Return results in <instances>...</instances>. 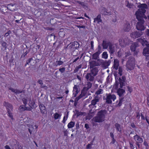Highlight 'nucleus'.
Returning <instances> with one entry per match:
<instances>
[{
    "label": "nucleus",
    "mask_w": 149,
    "mask_h": 149,
    "mask_svg": "<svg viewBox=\"0 0 149 149\" xmlns=\"http://www.w3.org/2000/svg\"><path fill=\"white\" fill-rule=\"evenodd\" d=\"M77 3L81 5L82 6H84V3L83 2H81L80 1H77Z\"/></svg>",
    "instance_id": "57"
},
{
    "label": "nucleus",
    "mask_w": 149,
    "mask_h": 149,
    "mask_svg": "<svg viewBox=\"0 0 149 149\" xmlns=\"http://www.w3.org/2000/svg\"><path fill=\"white\" fill-rule=\"evenodd\" d=\"M108 54L106 52H104L102 54V57L105 59H107L108 58Z\"/></svg>",
    "instance_id": "34"
},
{
    "label": "nucleus",
    "mask_w": 149,
    "mask_h": 149,
    "mask_svg": "<svg viewBox=\"0 0 149 149\" xmlns=\"http://www.w3.org/2000/svg\"><path fill=\"white\" fill-rule=\"evenodd\" d=\"M64 134V136H68V132L67 130H65L63 131Z\"/></svg>",
    "instance_id": "48"
},
{
    "label": "nucleus",
    "mask_w": 149,
    "mask_h": 149,
    "mask_svg": "<svg viewBox=\"0 0 149 149\" xmlns=\"http://www.w3.org/2000/svg\"><path fill=\"white\" fill-rule=\"evenodd\" d=\"M80 91L79 87V86L75 85L73 87V94L74 97H76Z\"/></svg>",
    "instance_id": "17"
},
{
    "label": "nucleus",
    "mask_w": 149,
    "mask_h": 149,
    "mask_svg": "<svg viewBox=\"0 0 149 149\" xmlns=\"http://www.w3.org/2000/svg\"><path fill=\"white\" fill-rule=\"evenodd\" d=\"M143 34V32L140 31H135L132 33L130 36L131 37L134 38H136L140 37Z\"/></svg>",
    "instance_id": "12"
},
{
    "label": "nucleus",
    "mask_w": 149,
    "mask_h": 149,
    "mask_svg": "<svg viewBox=\"0 0 149 149\" xmlns=\"http://www.w3.org/2000/svg\"><path fill=\"white\" fill-rule=\"evenodd\" d=\"M93 145V141L91 142L89 144H88L86 147V149H90L92 148V146Z\"/></svg>",
    "instance_id": "35"
},
{
    "label": "nucleus",
    "mask_w": 149,
    "mask_h": 149,
    "mask_svg": "<svg viewBox=\"0 0 149 149\" xmlns=\"http://www.w3.org/2000/svg\"><path fill=\"white\" fill-rule=\"evenodd\" d=\"M81 96H79L78 97H76L74 100L75 101L78 102V100L81 99V97H80Z\"/></svg>",
    "instance_id": "55"
},
{
    "label": "nucleus",
    "mask_w": 149,
    "mask_h": 149,
    "mask_svg": "<svg viewBox=\"0 0 149 149\" xmlns=\"http://www.w3.org/2000/svg\"><path fill=\"white\" fill-rule=\"evenodd\" d=\"M25 108H26V106H25L24 105H21L19 107V109L21 111H25Z\"/></svg>",
    "instance_id": "37"
},
{
    "label": "nucleus",
    "mask_w": 149,
    "mask_h": 149,
    "mask_svg": "<svg viewBox=\"0 0 149 149\" xmlns=\"http://www.w3.org/2000/svg\"><path fill=\"white\" fill-rule=\"evenodd\" d=\"M68 113H67V116H66V119L65 118V116L64 117H63V120H62V122L63 123H65V122L66 121V120H67V118H68Z\"/></svg>",
    "instance_id": "46"
},
{
    "label": "nucleus",
    "mask_w": 149,
    "mask_h": 149,
    "mask_svg": "<svg viewBox=\"0 0 149 149\" xmlns=\"http://www.w3.org/2000/svg\"><path fill=\"white\" fill-rule=\"evenodd\" d=\"M102 15H109L111 14V11L108 12L106 9L103 8L101 12Z\"/></svg>",
    "instance_id": "21"
},
{
    "label": "nucleus",
    "mask_w": 149,
    "mask_h": 149,
    "mask_svg": "<svg viewBox=\"0 0 149 149\" xmlns=\"http://www.w3.org/2000/svg\"><path fill=\"white\" fill-rule=\"evenodd\" d=\"M137 41L140 42L143 46H146L143 50V54L146 56V60L149 59V44L148 42L145 39H142L141 38L137 39Z\"/></svg>",
    "instance_id": "2"
},
{
    "label": "nucleus",
    "mask_w": 149,
    "mask_h": 149,
    "mask_svg": "<svg viewBox=\"0 0 149 149\" xmlns=\"http://www.w3.org/2000/svg\"><path fill=\"white\" fill-rule=\"evenodd\" d=\"M118 86V81L116 80L115 83L113 86V88L117 90V93L119 97H123L124 94L125 93V90L120 87L119 88Z\"/></svg>",
    "instance_id": "5"
},
{
    "label": "nucleus",
    "mask_w": 149,
    "mask_h": 149,
    "mask_svg": "<svg viewBox=\"0 0 149 149\" xmlns=\"http://www.w3.org/2000/svg\"><path fill=\"white\" fill-rule=\"evenodd\" d=\"M11 33V31L10 30L8 31V32L5 33L4 36L7 37Z\"/></svg>",
    "instance_id": "49"
},
{
    "label": "nucleus",
    "mask_w": 149,
    "mask_h": 149,
    "mask_svg": "<svg viewBox=\"0 0 149 149\" xmlns=\"http://www.w3.org/2000/svg\"><path fill=\"white\" fill-rule=\"evenodd\" d=\"M122 102H122L121 101L119 100V102L118 103V104H117L116 105L117 107L120 106L122 104Z\"/></svg>",
    "instance_id": "59"
},
{
    "label": "nucleus",
    "mask_w": 149,
    "mask_h": 149,
    "mask_svg": "<svg viewBox=\"0 0 149 149\" xmlns=\"http://www.w3.org/2000/svg\"><path fill=\"white\" fill-rule=\"evenodd\" d=\"M134 139L135 141V144L138 146V148H140V144L143 141V139L136 134L134 136Z\"/></svg>",
    "instance_id": "7"
},
{
    "label": "nucleus",
    "mask_w": 149,
    "mask_h": 149,
    "mask_svg": "<svg viewBox=\"0 0 149 149\" xmlns=\"http://www.w3.org/2000/svg\"><path fill=\"white\" fill-rule=\"evenodd\" d=\"M34 104V103H33L32 102H30L29 103V106L31 107L32 109L33 108L32 107H33Z\"/></svg>",
    "instance_id": "53"
},
{
    "label": "nucleus",
    "mask_w": 149,
    "mask_h": 149,
    "mask_svg": "<svg viewBox=\"0 0 149 149\" xmlns=\"http://www.w3.org/2000/svg\"><path fill=\"white\" fill-rule=\"evenodd\" d=\"M107 111L106 110H101L98 112L96 116L93 118L95 122L97 123H101L104 120L105 114H106Z\"/></svg>",
    "instance_id": "3"
},
{
    "label": "nucleus",
    "mask_w": 149,
    "mask_h": 149,
    "mask_svg": "<svg viewBox=\"0 0 149 149\" xmlns=\"http://www.w3.org/2000/svg\"><path fill=\"white\" fill-rule=\"evenodd\" d=\"M86 93L84 91L82 90L81 91V94L79 95L80 97H83L85 96Z\"/></svg>",
    "instance_id": "41"
},
{
    "label": "nucleus",
    "mask_w": 149,
    "mask_h": 149,
    "mask_svg": "<svg viewBox=\"0 0 149 149\" xmlns=\"http://www.w3.org/2000/svg\"><path fill=\"white\" fill-rule=\"evenodd\" d=\"M63 63V62L61 60L56 61L55 63V65L56 66H60L62 65Z\"/></svg>",
    "instance_id": "32"
},
{
    "label": "nucleus",
    "mask_w": 149,
    "mask_h": 149,
    "mask_svg": "<svg viewBox=\"0 0 149 149\" xmlns=\"http://www.w3.org/2000/svg\"><path fill=\"white\" fill-rule=\"evenodd\" d=\"M112 43L107 40H103L102 42V46L103 47V49H106L108 48V47Z\"/></svg>",
    "instance_id": "15"
},
{
    "label": "nucleus",
    "mask_w": 149,
    "mask_h": 149,
    "mask_svg": "<svg viewBox=\"0 0 149 149\" xmlns=\"http://www.w3.org/2000/svg\"><path fill=\"white\" fill-rule=\"evenodd\" d=\"M100 99V98L98 95H95L93 99L91 101V104L89 106V107L91 108L93 106L95 107V105L97 104H99Z\"/></svg>",
    "instance_id": "8"
},
{
    "label": "nucleus",
    "mask_w": 149,
    "mask_h": 149,
    "mask_svg": "<svg viewBox=\"0 0 149 149\" xmlns=\"http://www.w3.org/2000/svg\"><path fill=\"white\" fill-rule=\"evenodd\" d=\"M138 46V44L137 42L132 43L130 46V49L132 52H133V54L134 56H137L138 54L139 51L136 50V48Z\"/></svg>",
    "instance_id": "9"
},
{
    "label": "nucleus",
    "mask_w": 149,
    "mask_h": 149,
    "mask_svg": "<svg viewBox=\"0 0 149 149\" xmlns=\"http://www.w3.org/2000/svg\"><path fill=\"white\" fill-rule=\"evenodd\" d=\"M77 26L79 28H83V29H85L86 26H80V25H77Z\"/></svg>",
    "instance_id": "58"
},
{
    "label": "nucleus",
    "mask_w": 149,
    "mask_h": 149,
    "mask_svg": "<svg viewBox=\"0 0 149 149\" xmlns=\"http://www.w3.org/2000/svg\"><path fill=\"white\" fill-rule=\"evenodd\" d=\"M33 60V59L32 58H29L28 60H27L26 62V63L25 65V66H26L27 64H29V63H30L31 60Z\"/></svg>",
    "instance_id": "43"
},
{
    "label": "nucleus",
    "mask_w": 149,
    "mask_h": 149,
    "mask_svg": "<svg viewBox=\"0 0 149 149\" xmlns=\"http://www.w3.org/2000/svg\"><path fill=\"white\" fill-rule=\"evenodd\" d=\"M7 112L8 114V116L12 119H13V115L12 111L13 109H7Z\"/></svg>",
    "instance_id": "31"
},
{
    "label": "nucleus",
    "mask_w": 149,
    "mask_h": 149,
    "mask_svg": "<svg viewBox=\"0 0 149 149\" xmlns=\"http://www.w3.org/2000/svg\"><path fill=\"white\" fill-rule=\"evenodd\" d=\"M69 49L73 52L76 49H77L79 46V43L77 41L71 42L70 43Z\"/></svg>",
    "instance_id": "6"
},
{
    "label": "nucleus",
    "mask_w": 149,
    "mask_h": 149,
    "mask_svg": "<svg viewBox=\"0 0 149 149\" xmlns=\"http://www.w3.org/2000/svg\"><path fill=\"white\" fill-rule=\"evenodd\" d=\"M101 14H99L97 17H96L94 19V22H97V24H99L100 22H102V20L101 19Z\"/></svg>",
    "instance_id": "26"
},
{
    "label": "nucleus",
    "mask_w": 149,
    "mask_h": 149,
    "mask_svg": "<svg viewBox=\"0 0 149 149\" xmlns=\"http://www.w3.org/2000/svg\"><path fill=\"white\" fill-rule=\"evenodd\" d=\"M31 107H26L25 108V110H27V111H30L31 110Z\"/></svg>",
    "instance_id": "61"
},
{
    "label": "nucleus",
    "mask_w": 149,
    "mask_h": 149,
    "mask_svg": "<svg viewBox=\"0 0 149 149\" xmlns=\"http://www.w3.org/2000/svg\"><path fill=\"white\" fill-rule=\"evenodd\" d=\"M127 62L135 65V59L132 56L130 57L127 61Z\"/></svg>",
    "instance_id": "29"
},
{
    "label": "nucleus",
    "mask_w": 149,
    "mask_h": 149,
    "mask_svg": "<svg viewBox=\"0 0 149 149\" xmlns=\"http://www.w3.org/2000/svg\"><path fill=\"white\" fill-rule=\"evenodd\" d=\"M39 107L41 113L43 114H45V112L46 111L45 107L43 104H40Z\"/></svg>",
    "instance_id": "23"
},
{
    "label": "nucleus",
    "mask_w": 149,
    "mask_h": 149,
    "mask_svg": "<svg viewBox=\"0 0 149 149\" xmlns=\"http://www.w3.org/2000/svg\"><path fill=\"white\" fill-rule=\"evenodd\" d=\"M143 144L146 146V148H147V147L148 146V145L146 141H144Z\"/></svg>",
    "instance_id": "60"
},
{
    "label": "nucleus",
    "mask_w": 149,
    "mask_h": 149,
    "mask_svg": "<svg viewBox=\"0 0 149 149\" xmlns=\"http://www.w3.org/2000/svg\"><path fill=\"white\" fill-rule=\"evenodd\" d=\"M1 45L4 48H6L7 47V44L6 42L2 41L1 42Z\"/></svg>",
    "instance_id": "47"
},
{
    "label": "nucleus",
    "mask_w": 149,
    "mask_h": 149,
    "mask_svg": "<svg viewBox=\"0 0 149 149\" xmlns=\"http://www.w3.org/2000/svg\"><path fill=\"white\" fill-rule=\"evenodd\" d=\"M129 144H130V148H132V149H134V146H133V143L132 142H131L130 141L129 142Z\"/></svg>",
    "instance_id": "52"
},
{
    "label": "nucleus",
    "mask_w": 149,
    "mask_h": 149,
    "mask_svg": "<svg viewBox=\"0 0 149 149\" xmlns=\"http://www.w3.org/2000/svg\"><path fill=\"white\" fill-rule=\"evenodd\" d=\"M131 126L133 128H136V127L134 123H132L131 124Z\"/></svg>",
    "instance_id": "63"
},
{
    "label": "nucleus",
    "mask_w": 149,
    "mask_h": 149,
    "mask_svg": "<svg viewBox=\"0 0 149 149\" xmlns=\"http://www.w3.org/2000/svg\"><path fill=\"white\" fill-rule=\"evenodd\" d=\"M116 99V95L111 93L106 94L105 96L103 97V100H105V103L108 104H112Z\"/></svg>",
    "instance_id": "4"
},
{
    "label": "nucleus",
    "mask_w": 149,
    "mask_h": 149,
    "mask_svg": "<svg viewBox=\"0 0 149 149\" xmlns=\"http://www.w3.org/2000/svg\"><path fill=\"white\" fill-rule=\"evenodd\" d=\"M114 125L117 132H118L121 133L122 132V127L120 125L116 123Z\"/></svg>",
    "instance_id": "25"
},
{
    "label": "nucleus",
    "mask_w": 149,
    "mask_h": 149,
    "mask_svg": "<svg viewBox=\"0 0 149 149\" xmlns=\"http://www.w3.org/2000/svg\"><path fill=\"white\" fill-rule=\"evenodd\" d=\"M22 92H23V91H19V90H18L16 89L15 93L17 94H19V93H22Z\"/></svg>",
    "instance_id": "50"
},
{
    "label": "nucleus",
    "mask_w": 149,
    "mask_h": 149,
    "mask_svg": "<svg viewBox=\"0 0 149 149\" xmlns=\"http://www.w3.org/2000/svg\"><path fill=\"white\" fill-rule=\"evenodd\" d=\"M8 89L9 90H11L12 92H14V93H15L16 89L13 88H12L10 87H8Z\"/></svg>",
    "instance_id": "54"
},
{
    "label": "nucleus",
    "mask_w": 149,
    "mask_h": 149,
    "mask_svg": "<svg viewBox=\"0 0 149 149\" xmlns=\"http://www.w3.org/2000/svg\"><path fill=\"white\" fill-rule=\"evenodd\" d=\"M119 45L121 46H125L128 43V40L127 38L120 39L119 40Z\"/></svg>",
    "instance_id": "16"
},
{
    "label": "nucleus",
    "mask_w": 149,
    "mask_h": 149,
    "mask_svg": "<svg viewBox=\"0 0 149 149\" xmlns=\"http://www.w3.org/2000/svg\"><path fill=\"white\" fill-rule=\"evenodd\" d=\"M75 125V123L72 121H71L70 123H69L68 125V128H71L73 127Z\"/></svg>",
    "instance_id": "33"
},
{
    "label": "nucleus",
    "mask_w": 149,
    "mask_h": 149,
    "mask_svg": "<svg viewBox=\"0 0 149 149\" xmlns=\"http://www.w3.org/2000/svg\"><path fill=\"white\" fill-rule=\"evenodd\" d=\"M59 70L61 73H63L65 71V67H63L61 68H60L59 69Z\"/></svg>",
    "instance_id": "44"
},
{
    "label": "nucleus",
    "mask_w": 149,
    "mask_h": 149,
    "mask_svg": "<svg viewBox=\"0 0 149 149\" xmlns=\"http://www.w3.org/2000/svg\"><path fill=\"white\" fill-rule=\"evenodd\" d=\"M98 61L100 62V65H102L103 66L105 67L106 68L107 67L110 65V63L111 62V60H109L108 61H104V60L100 59L98 60Z\"/></svg>",
    "instance_id": "14"
},
{
    "label": "nucleus",
    "mask_w": 149,
    "mask_h": 149,
    "mask_svg": "<svg viewBox=\"0 0 149 149\" xmlns=\"http://www.w3.org/2000/svg\"><path fill=\"white\" fill-rule=\"evenodd\" d=\"M16 142V144L17 145V147L18 149H22V146L21 145L19 142L15 141Z\"/></svg>",
    "instance_id": "38"
},
{
    "label": "nucleus",
    "mask_w": 149,
    "mask_h": 149,
    "mask_svg": "<svg viewBox=\"0 0 149 149\" xmlns=\"http://www.w3.org/2000/svg\"><path fill=\"white\" fill-rule=\"evenodd\" d=\"M131 29L130 23L127 22L123 25V30L125 32H128Z\"/></svg>",
    "instance_id": "18"
},
{
    "label": "nucleus",
    "mask_w": 149,
    "mask_h": 149,
    "mask_svg": "<svg viewBox=\"0 0 149 149\" xmlns=\"http://www.w3.org/2000/svg\"><path fill=\"white\" fill-rule=\"evenodd\" d=\"M100 53L96 52L93 54L92 56V59L97 60L99 58V55Z\"/></svg>",
    "instance_id": "24"
},
{
    "label": "nucleus",
    "mask_w": 149,
    "mask_h": 149,
    "mask_svg": "<svg viewBox=\"0 0 149 149\" xmlns=\"http://www.w3.org/2000/svg\"><path fill=\"white\" fill-rule=\"evenodd\" d=\"M23 103L24 105L26 106L27 104V100L25 98H23L22 99Z\"/></svg>",
    "instance_id": "42"
},
{
    "label": "nucleus",
    "mask_w": 149,
    "mask_h": 149,
    "mask_svg": "<svg viewBox=\"0 0 149 149\" xmlns=\"http://www.w3.org/2000/svg\"><path fill=\"white\" fill-rule=\"evenodd\" d=\"M92 86V84L90 83H89L88 84V88L87 90L91 88Z\"/></svg>",
    "instance_id": "56"
},
{
    "label": "nucleus",
    "mask_w": 149,
    "mask_h": 149,
    "mask_svg": "<svg viewBox=\"0 0 149 149\" xmlns=\"http://www.w3.org/2000/svg\"><path fill=\"white\" fill-rule=\"evenodd\" d=\"M116 141V140L114 138H112V141L110 143V144H113L115 143Z\"/></svg>",
    "instance_id": "64"
},
{
    "label": "nucleus",
    "mask_w": 149,
    "mask_h": 149,
    "mask_svg": "<svg viewBox=\"0 0 149 149\" xmlns=\"http://www.w3.org/2000/svg\"><path fill=\"white\" fill-rule=\"evenodd\" d=\"M116 48L114 44L113 43L109 47V51L111 54V58H112L113 57L111 56H113L114 53L116 52Z\"/></svg>",
    "instance_id": "11"
},
{
    "label": "nucleus",
    "mask_w": 149,
    "mask_h": 149,
    "mask_svg": "<svg viewBox=\"0 0 149 149\" xmlns=\"http://www.w3.org/2000/svg\"><path fill=\"white\" fill-rule=\"evenodd\" d=\"M147 6V5L145 4H141L135 13L136 19L138 21L136 24V28L138 30L141 31L144 30L145 29L144 25L145 22L144 19L147 18L145 13L146 11L145 8H146Z\"/></svg>",
    "instance_id": "1"
},
{
    "label": "nucleus",
    "mask_w": 149,
    "mask_h": 149,
    "mask_svg": "<svg viewBox=\"0 0 149 149\" xmlns=\"http://www.w3.org/2000/svg\"><path fill=\"white\" fill-rule=\"evenodd\" d=\"M97 60V61H91L89 62L90 64V68H93L94 67L96 66H99L100 65V62L98 61Z\"/></svg>",
    "instance_id": "13"
},
{
    "label": "nucleus",
    "mask_w": 149,
    "mask_h": 149,
    "mask_svg": "<svg viewBox=\"0 0 149 149\" xmlns=\"http://www.w3.org/2000/svg\"><path fill=\"white\" fill-rule=\"evenodd\" d=\"M119 66V61L117 59H115L114 61V68L117 70Z\"/></svg>",
    "instance_id": "28"
},
{
    "label": "nucleus",
    "mask_w": 149,
    "mask_h": 149,
    "mask_svg": "<svg viewBox=\"0 0 149 149\" xmlns=\"http://www.w3.org/2000/svg\"><path fill=\"white\" fill-rule=\"evenodd\" d=\"M54 118L55 120L58 119L59 118H60L61 116V115L58 114L57 113H55L54 114Z\"/></svg>",
    "instance_id": "36"
},
{
    "label": "nucleus",
    "mask_w": 149,
    "mask_h": 149,
    "mask_svg": "<svg viewBox=\"0 0 149 149\" xmlns=\"http://www.w3.org/2000/svg\"><path fill=\"white\" fill-rule=\"evenodd\" d=\"M38 83L42 85L43 84L42 81L41 80H38L37 81Z\"/></svg>",
    "instance_id": "62"
},
{
    "label": "nucleus",
    "mask_w": 149,
    "mask_h": 149,
    "mask_svg": "<svg viewBox=\"0 0 149 149\" xmlns=\"http://www.w3.org/2000/svg\"><path fill=\"white\" fill-rule=\"evenodd\" d=\"M23 53L21 56V58H24L25 56L30 52V49H28V48L27 46L26 47L24 48L23 49Z\"/></svg>",
    "instance_id": "22"
},
{
    "label": "nucleus",
    "mask_w": 149,
    "mask_h": 149,
    "mask_svg": "<svg viewBox=\"0 0 149 149\" xmlns=\"http://www.w3.org/2000/svg\"><path fill=\"white\" fill-rule=\"evenodd\" d=\"M123 71V69L121 67H120L118 68V73L121 76L122 75V72Z\"/></svg>",
    "instance_id": "40"
},
{
    "label": "nucleus",
    "mask_w": 149,
    "mask_h": 149,
    "mask_svg": "<svg viewBox=\"0 0 149 149\" xmlns=\"http://www.w3.org/2000/svg\"><path fill=\"white\" fill-rule=\"evenodd\" d=\"M103 91L102 89H100L98 91L96 92L95 94H97V95H98L102 93Z\"/></svg>",
    "instance_id": "39"
},
{
    "label": "nucleus",
    "mask_w": 149,
    "mask_h": 149,
    "mask_svg": "<svg viewBox=\"0 0 149 149\" xmlns=\"http://www.w3.org/2000/svg\"><path fill=\"white\" fill-rule=\"evenodd\" d=\"M95 76L91 74L90 73H88L86 76V78L87 81H93L94 80Z\"/></svg>",
    "instance_id": "20"
},
{
    "label": "nucleus",
    "mask_w": 149,
    "mask_h": 149,
    "mask_svg": "<svg viewBox=\"0 0 149 149\" xmlns=\"http://www.w3.org/2000/svg\"><path fill=\"white\" fill-rule=\"evenodd\" d=\"M98 50L97 51V52L100 54L102 52V49H101V47L99 45H98Z\"/></svg>",
    "instance_id": "45"
},
{
    "label": "nucleus",
    "mask_w": 149,
    "mask_h": 149,
    "mask_svg": "<svg viewBox=\"0 0 149 149\" xmlns=\"http://www.w3.org/2000/svg\"><path fill=\"white\" fill-rule=\"evenodd\" d=\"M98 72V69L97 68H93V69L91 70V72L90 73L95 77L97 74Z\"/></svg>",
    "instance_id": "27"
},
{
    "label": "nucleus",
    "mask_w": 149,
    "mask_h": 149,
    "mask_svg": "<svg viewBox=\"0 0 149 149\" xmlns=\"http://www.w3.org/2000/svg\"><path fill=\"white\" fill-rule=\"evenodd\" d=\"M135 65V64H131L130 63L127 62L126 64V70L127 71L129 70H131L134 69Z\"/></svg>",
    "instance_id": "19"
},
{
    "label": "nucleus",
    "mask_w": 149,
    "mask_h": 149,
    "mask_svg": "<svg viewBox=\"0 0 149 149\" xmlns=\"http://www.w3.org/2000/svg\"><path fill=\"white\" fill-rule=\"evenodd\" d=\"M83 56V54H81V57H80V58H79V57H77V58H76L75 59H74V61H73V63H74V62H76V61H77L78 59H81V58L82 57V56Z\"/></svg>",
    "instance_id": "51"
},
{
    "label": "nucleus",
    "mask_w": 149,
    "mask_h": 149,
    "mask_svg": "<svg viewBox=\"0 0 149 149\" xmlns=\"http://www.w3.org/2000/svg\"><path fill=\"white\" fill-rule=\"evenodd\" d=\"M118 80L119 81V84H120L119 86L121 88H122L123 86H125L127 80L125 76H123L121 78L120 77Z\"/></svg>",
    "instance_id": "10"
},
{
    "label": "nucleus",
    "mask_w": 149,
    "mask_h": 149,
    "mask_svg": "<svg viewBox=\"0 0 149 149\" xmlns=\"http://www.w3.org/2000/svg\"><path fill=\"white\" fill-rule=\"evenodd\" d=\"M4 105L6 107V109H13V106L12 104L6 102H4Z\"/></svg>",
    "instance_id": "30"
}]
</instances>
